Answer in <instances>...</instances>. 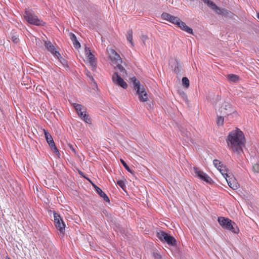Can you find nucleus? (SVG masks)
Returning <instances> with one entry per match:
<instances>
[{
    "instance_id": "c9c22d12",
    "label": "nucleus",
    "mask_w": 259,
    "mask_h": 259,
    "mask_svg": "<svg viewBox=\"0 0 259 259\" xmlns=\"http://www.w3.org/2000/svg\"><path fill=\"white\" fill-rule=\"evenodd\" d=\"M8 259H11L10 258L8 257Z\"/></svg>"
},
{
    "instance_id": "4468645a",
    "label": "nucleus",
    "mask_w": 259,
    "mask_h": 259,
    "mask_svg": "<svg viewBox=\"0 0 259 259\" xmlns=\"http://www.w3.org/2000/svg\"><path fill=\"white\" fill-rule=\"evenodd\" d=\"M225 179L229 187L232 189L237 190L239 188V184L234 177L228 175L227 177H225Z\"/></svg>"
},
{
    "instance_id": "393cba45",
    "label": "nucleus",
    "mask_w": 259,
    "mask_h": 259,
    "mask_svg": "<svg viewBox=\"0 0 259 259\" xmlns=\"http://www.w3.org/2000/svg\"><path fill=\"white\" fill-rule=\"evenodd\" d=\"M117 184L123 190H124L126 188L124 180L118 181L117 182Z\"/></svg>"
},
{
    "instance_id": "4be33fe9",
    "label": "nucleus",
    "mask_w": 259,
    "mask_h": 259,
    "mask_svg": "<svg viewBox=\"0 0 259 259\" xmlns=\"http://www.w3.org/2000/svg\"><path fill=\"white\" fill-rule=\"evenodd\" d=\"M120 64L121 63H117L114 64V65H115L116 67L119 70L120 75L124 77L127 74L126 71Z\"/></svg>"
},
{
    "instance_id": "ddd939ff",
    "label": "nucleus",
    "mask_w": 259,
    "mask_h": 259,
    "mask_svg": "<svg viewBox=\"0 0 259 259\" xmlns=\"http://www.w3.org/2000/svg\"><path fill=\"white\" fill-rule=\"evenodd\" d=\"M44 132L45 134V138L48 143L49 144V146H50L51 148L52 149V150H53L54 152L59 154V151L55 145V142L51 134L49 133L45 129H44Z\"/></svg>"
},
{
    "instance_id": "6e6552de",
    "label": "nucleus",
    "mask_w": 259,
    "mask_h": 259,
    "mask_svg": "<svg viewBox=\"0 0 259 259\" xmlns=\"http://www.w3.org/2000/svg\"><path fill=\"white\" fill-rule=\"evenodd\" d=\"M54 223L56 228L59 231L60 233L63 236L65 230V225L60 215L54 212Z\"/></svg>"
},
{
    "instance_id": "7c9ffc66",
    "label": "nucleus",
    "mask_w": 259,
    "mask_h": 259,
    "mask_svg": "<svg viewBox=\"0 0 259 259\" xmlns=\"http://www.w3.org/2000/svg\"><path fill=\"white\" fill-rule=\"evenodd\" d=\"M60 62L63 64V66H66L67 65V61L64 59L61 56L59 58H58Z\"/></svg>"
},
{
    "instance_id": "1a4fd4ad",
    "label": "nucleus",
    "mask_w": 259,
    "mask_h": 259,
    "mask_svg": "<svg viewBox=\"0 0 259 259\" xmlns=\"http://www.w3.org/2000/svg\"><path fill=\"white\" fill-rule=\"evenodd\" d=\"M107 51L112 65H114V64L117 63H122L121 58L114 49L107 48Z\"/></svg>"
},
{
    "instance_id": "dca6fc26",
    "label": "nucleus",
    "mask_w": 259,
    "mask_h": 259,
    "mask_svg": "<svg viewBox=\"0 0 259 259\" xmlns=\"http://www.w3.org/2000/svg\"><path fill=\"white\" fill-rule=\"evenodd\" d=\"M85 52L89 62L92 66L94 67L95 64V56L92 53L89 48L85 47Z\"/></svg>"
},
{
    "instance_id": "7ed1b4c3",
    "label": "nucleus",
    "mask_w": 259,
    "mask_h": 259,
    "mask_svg": "<svg viewBox=\"0 0 259 259\" xmlns=\"http://www.w3.org/2000/svg\"><path fill=\"white\" fill-rule=\"evenodd\" d=\"M25 19L29 24L36 26H44L45 22L39 19L35 13L29 9H26L24 14Z\"/></svg>"
},
{
    "instance_id": "412c9836",
    "label": "nucleus",
    "mask_w": 259,
    "mask_h": 259,
    "mask_svg": "<svg viewBox=\"0 0 259 259\" xmlns=\"http://www.w3.org/2000/svg\"><path fill=\"white\" fill-rule=\"evenodd\" d=\"M133 30L132 29L128 30L127 31L126 39L131 44L132 47L134 46V44L133 40Z\"/></svg>"
},
{
    "instance_id": "c85d7f7f",
    "label": "nucleus",
    "mask_w": 259,
    "mask_h": 259,
    "mask_svg": "<svg viewBox=\"0 0 259 259\" xmlns=\"http://www.w3.org/2000/svg\"><path fill=\"white\" fill-rule=\"evenodd\" d=\"M141 39L143 42L145 44L146 41L149 39L148 37L146 35H142L141 36Z\"/></svg>"
},
{
    "instance_id": "9b49d317",
    "label": "nucleus",
    "mask_w": 259,
    "mask_h": 259,
    "mask_svg": "<svg viewBox=\"0 0 259 259\" xmlns=\"http://www.w3.org/2000/svg\"><path fill=\"white\" fill-rule=\"evenodd\" d=\"M112 79L113 82L117 85L122 87L123 89H126L127 84L125 81L118 75L117 72L113 73Z\"/></svg>"
},
{
    "instance_id": "473e14b6",
    "label": "nucleus",
    "mask_w": 259,
    "mask_h": 259,
    "mask_svg": "<svg viewBox=\"0 0 259 259\" xmlns=\"http://www.w3.org/2000/svg\"><path fill=\"white\" fill-rule=\"evenodd\" d=\"M153 256H154V258H155V259H161V255L157 253H154L153 254Z\"/></svg>"
},
{
    "instance_id": "2f4dec72",
    "label": "nucleus",
    "mask_w": 259,
    "mask_h": 259,
    "mask_svg": "<svg viewBox=\"0 0 259 259\" xmlns=\"http://www.w3.org/2000/svg\"><path fill=\"white\" fill-rule=\"evenodd\" d=\"M228 108H230L229 104H228L227 103H225V107L223 108V109L225 110H227ZM223 112V109L222 108V109L221 110V112L222 113Z\"/></svg>"
},
{
    "instance_id": "f03ea898",
    "label": "nucleus",
    "mask_w": 259,
    "mask_h": 259,
    "mask_svg": "<svg viewBox=\"0 0 259 259\" xmlns=\"http://www.w3.org/2000/svg\"><path fill=\"white\" fill-rule=\"evenodd\" d=\"M162 19L166 20L179 27L181 29L189 34L193 33V30L189 27L185 23L182 21L179 18L171 15L167 13H163L161 14Z\"/></svg>"
},
{
    "instance_id": "2eb2a0df",
    "label": "nucleus",
    "mask_w": 259,
    "mask_h": 259,
    "mask_svg": "<svg viewBox=\"0 0 259 259\" xmlns=\"http://www.w3.org/2000/svg\"><path fill=\"white\" fill-rule=\"evenodd\" d=\"M44 45L47 50L51 52L54 56L56 57L57 58H59L60 57V53L56 51L55 47L52 45L51 42L49 41H45Z\"/></svg>"
},
{
    "instance_id": "9d476101",
    "label": "nucleus",
    "mask_w": 259,
    "mask_h": 259,
    "mask_svg": "<svg viewBox=\"0 0 259 259\" xmlns=\"http://www.w3.org/2000/svg\"><path fill=\"white\" fill-rule=\"evenodd\" d=\"M213 163L214 166L220 171L221 174L223 176L224 178L227 177L229 174H228V170L226 165H224L223 163L218 159H214L213 161Z\"/></svg>"
},
{
    "instance_id": "a878e982",
    "label": "nucleus",
    "mask_w": 259,
    "mask_h": 259,
    "mask_svg": "<svg viewBox=\"0 0 259 259\" xmlns=\"http://www.w3.org/2000/svg\"><path fill=\"white\" fill-rule=\"evenodd\" d=\"M217 123L218 125L223 126L224 124V118L221 116H218Z\"/></svg>"
},
{
    "instance_id": "aec40b11",
    "label": "nucleus",
    "mask_w": 259,
    "mask_h": 259,
    "mask_svg": "<svg viewBox=\"0 0 259 259\" xmlns=\"http://www.w3.org/2000/svg\"><path fill=\"white\" fill-rule=\"evenodd\" d=\"M69 36L71 40H72L74 48L78 49L80 47L79 42L77 40V38L74 34L72 33H69Z\"/></svg>"
},
{
    "instance_id": "f257e3e1",
    "label": "nucleus",
    "mask_w": 259,
    "mask_h": 259,
    "mask_svg": "<svg viewBox=\"0 0 259 259\" xmlns=\"http://www.w3.org/2000/svg\"><path fill=\"white\" fill-rule=\"evenodd\" d=\"M226 140L228 149L236 153H240L243 151L246 142L243 133L238 128L231 131Z\"/></svg>"
},
{
    "instance_id": "cd10ccee",
    "label": "nucleus",
    "mask_w": 259,
    "mask_h": 259,
    "mask_svg": "<svg viewBox=\"0 0 259 259\" xmlns=\"http://www.w3.org/2000/svg\"><path fill=\"white\" fill-rule=\"evenodd\" d=\"M252 169L254 172L259 173V164H254L252 166Z\"/></svg>"
},
{
    "instance_id": "f704fd0d",
    "label": "nucleus",
    "mask_w": 259,
    "mask_h": 259,
    "mask_svg": "<svg viewBox=\"0 0 259 259\" xmlns=\"http://www.w3.org/2000/svg\"><path fill=\"white\" fill-rule=\"evenodd\" d=\"M227 113L225 112V111L224 112L223 114H226Z\"/></svg>"
},
{
    "instance_id": "72a5a7b5",
    "label": "nucleus",
    "mask_w": 259,
    "mask_h": 259,
    "mask_svg": "<svg viewBox=\"0 0 259 259\" xmlns=\"http://www.w3.org/2000/svg\"><path fill=\"white\" fill-rule=\"evenodd\" d=\"M257 18L259 20V14H257Z\"/></svg>"
},
{
    "instance_id": "a211bd4d",
    "label": "nucleus",
    "mask_w": 259,
    "mask_h": 259,
    "mask_svg": "<svg viewBox=\"0 0 259 259\" xmlns=\"http://www.w3.org/2000/svg\"><path fill=\"white\" fill-rule=\"evenodd\" d=\"M94 187H95L98 194L101 196V197L103 198L105 202H109L110 201L108 197L104 192H103V191L100 188H99L98 187L95 185H94Z\"/></svg>"
},
{
    "instance_id": "b1692460",
    "label": "nucleus",
    "mask_w": 259,
    "mask_h": 259,
    "mask_svg": "<svg viewBox=\"0 0 259 259\" xmlns=\"http://www.w3.org/2000/svg\"><path fill=\"white\" fill-rule=\"evenodd\" d=\"M182 83L186 88H188L189 87V80L188 78L186 77H184L182 78Z\"/></svg>"
},
{
    "instance_id": "bb28decb",
    "label": "nucleus",
    "mask_w": 259,
    "mask_h": 259,
    "mask_svg": "<svg viewBox=\"0 0 259 259\" xmlns=\"http://www.w3.org/2000/svg\"><path fill=\"white\" fill-rule=\"evenodd\" d=\"M121 163H122V164L123 165V166H124V167L130 172L132 173V170L130 168V167H128V166L126 164V163H125V162L122 159H120V160Z\"/></svg>"
},
{
    "instance_id": "6ab92c4d",
    "label": "nucleus",
    "mask_w": 259,
    "mask_h": 259,
    "mask_svg": "<svg viewBox=\"0 0 259 259\" xmlns=\"http://www.w3.org/2000/svg\"><path fill=\"white\" fill-rule=\"evenodd\" d=\"M131 80L133 82L134 90H136L137 93L140 92V91L142 90L140 81L135 76L131 78Z\"/></svg>"
},
{
    "instance_id": "f8f14e48",
    "label": "nucleus",
    "mask_w": 259,
    "mask_h": 259,
    "mask_svg": "<svg viewBox=\"0 0 259 259\" xmlns=\"http://www.w3.org/2000/svg\"><path fill=\"white\" fill-rule=\"evenodd\" d=\"M194 171L195 177H197L201 180H203L207 183H211L212 180L206 174L195 167H194Z\"/></svg>"
},
{
    "instance_id": "0eeeda50",
    "label": "nucleus",
    "mask_w": 259,
    "mask_h": 259,
    "mask_svg": "<svg viewBox=\"0 0 259 259\" xmlns=\"http://www.w3.org/2000/svg\"><path fill=\"white\" fill-rule=\"evenodd\" d=\"M72 105L75 109L78 116L86 123H91V120L89 115L85 113V108L80 104L73 103Z\"/></svg>"
},
{
    "instance_id": "39448f33",
    "label": "nucleus",
    "mask_w": 259,
    "mask_h": 259,
    "mask_svg": "<svg viewBox=\"0 0 259 259\" xmlns=\"http://www.w3.org/2000/svg\"><path fill=\"white\" fill-rule=\"evenodd\" d=\"M218 222L224 229L231 231L234 233H238V229L237 228L235 229L233 225V224L235 225V223L229 219L224 217H219Z\"/></svg>"
},
{
    "instance_id": "423d86ee",
    "label": "nucleus",
    "mask_w": 259,
    "mask_h": 259,
    "mask_svg": "<svg viewBox=\"0 0 259 259\" xmlns=\"http://www.w3.org/2000/svg\"><path fill=\"white\" fill-rule=\"evenodd\" d=\"M156 236L161 242H166L169 245L174 246L177 244L175 238L164 231L157 232Z\"/></svg>"
},
{
    "instance_id": "20e7f679",
    "label": "nucleus",
    "mask_w": 259,
    "mask_h": 259,
    "mask_svg": "<svg viewBox=\"0 0 259 259\" xmlns=\"http://www.w3.org/2000/svg\"><path fill=\"white\" fill-rule=\"evenodd\" d=\"M203 2L211 9H212L219 15H223L225 17H230L232 15V12L230 11H228L225 9H221L219 8L213 2L210 0H203Z\"/></svg>"
},
{
    "instance_id": "c756f323",
    "label": "nucleus",
    "mask_w": 259,
    "mask_h": 259,
    "mask_svg": "<svg viewBox=\"0 0 259 259\" xmlns=\"http://www.w3.org/2000/svg\"><path fill=\"white\" fill-rule=\"evenodd\" d=\"M11 39L15 42L17 43L19 41V38L17 35H13L11 36Z\"/></svg>"
},
{
    "instance_id": "f3484780",
    "label": "nucleus",
    "mask_w": 259,
    "mask_h": 259,
    "mask_svg": "<svg viewBox=\"0 0 259 259\" xmlns=\"http://www.w3.org/2000/svg\"><path fill=\"white\" fill-rule=\"evenodd\" d=\"M137 93L139 96V99L141 102H146L148 100V95L145 92L143 87H142V90L140 91V92Z\"/></svg>"
},
{
    "instance_id": "5701e85b",
    "label": "nucleus",
    "mask_w": 259,
    "mask_h": 259,
    "mask_svg": "<svg viewBox=\"0 0 259 259\" xmlns=\"http://www.w3.org/2000/svg\"><path fill=\"white\" fill-rule=\"evenodd\" d=\"M228 78L232 82H237L239 80V76L235 74H231L228 75Z\"/></svg>"
}]
</instances>
